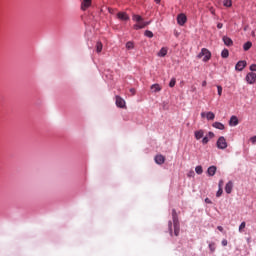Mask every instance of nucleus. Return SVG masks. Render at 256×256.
<instances>
[{
    "label": "nucleus",
    "mask_w": 256,
    "mask_h": 256,
    "mask_svg": "<svg viewBox=\"0 0 256 256\" xmlns=\"http://www.w3.org/2000/svg\"><path fill=\"white\" fill-rule=\"evenodd\" d=\"M217 90H218V95L219 97H221L222 93H223V87H221L220 85L217 86Z\"/></svg>",
    "instance_id": "33"
},
{
    "label": "nucleus",
    "mask_w": 256,
    "mask_h": 256,
    "mask_svg": "<svg viewBox=\"0 0 256 256\" xmlns=\"http://www.w3.org/2000/svg\"><path fill=\"white\" fill-rule=\"evenodd\" d=\"M217 28H218V29H223V23H218V24H217Z\"/></svg>",
    "instance_id": "42"
},
{
    "label": "nucleus",
    "mask_w": 256,
    "mask_h": 256,
    "mask_svg": "<svg viewBox=\"0 0 256 256\" xmlns=\"http://www.w3.org/2000/svg\"><path fill=\"white\" fill-rule=\"evenodd\" d=\"M246 81L249 85H254V83L256 82V73L254 72H249L246 75Z\"/></svg>",
    "instance_id": "4"
},
{
    "label": "nucleus",
    "mask_w": 256,
    "mask_h": 256,
    "mask_svg": "<svg viewBox=\"0 0 256 256\" xmlns=\"http://www.w3.org/2000/svg\"><path fill=\"white\" fill-rule=\"evenodd\" d=\"M208 139H213V137H215V133L213 132H208L207 136Z\"/></svg>",
    "instance_id": "35"
},
{
    "label": "nucleus",
    "mask_w": 256,
    "mask_h": 256,
    "mask_svg": "<svg viewBox=\"0 0 256 256\" xmlns=\"http://www.w3.org/2000/svg\"><path fill=\"white\" fill-rule=\"evenodd\" d=\"M172 219H173V225H174V235L178 237L180 227H179V218L177 217V211H175V209L172 210Z\"/></svg>",
    "instance_id": "1"
},
{
    "label": "nucleus",
    "mask_w": 256,
    "mask_h": 256,
    "mask_svg": "<svg viewBox=\"0 0 256 256\" xmlns=\"http://www.w3.org/2000/svg\"><path fill=\"white\" fill-rule=\"evenodd\" d=\"M152 93H159V91H161V85L159 84H153L151 87H150Z\"/></svg>",
    "instance_id": "18"
},
{
    "label": "nucleus",
    "mask_w": 256,
    "mask_h": 256,
    "mask_svg": "<svg viewBox=\"0 0 256 256\" xmlns=\"http://www.w3.org/2000/svg\"><path fill=\"white\" fill-rule=\"evenodd\" d=\"M247 67V61L245 60H240L236 66L235 69L236 71H243Z\"/></svg>",
    "instance_id": "6"
},
{
    "label": "nucleus",
    "mask_w": 256,
    "mask_h": 256,
    "mask_svg": "<svg viewBox=\"0 0 256 256\" xmlns=\"http://www.w3.org/2000/svg\"><path fill=\"white\" fill-rule=\"evenodd\" d=\"M118 19H120L121 21H129V15H127V13L125 12H119L117 14Z\"/></svg>",
    "instance_id": "12"
},
{
    "label": "nucleus",
    "mask_w": 256,
    "mask_h": 256,
    "mask_svg": "<svg viewBox=\"0 0 256 256\" xmlns=\"http://www.w3.org/2000/svg\"><path fill=\"white\" fill-rule=\"evenodd\" d=\"M130 93H132V95H135V89H134V88H131V89H130Z\"/></svg>",
    "instance_id": "44"
},
{
    "label": "nucleus",
    "mask_w": 256,
    "mask_h": 256,
    "mask_svg": "<svg viewBox=\"0 0 256 256\" xmlns=\"http://www.w3.org/2000/svg\"><path fill=\"white\" fill-rule=\"evenodd\" d=\"M169 49L167 47H162L158 52V57H165L168 53Z\"/></svg>",
    "instance_id": "20"
},
{
    "label": "nucleus",
    "mask_w": 256,
    "mask_h": 256,
    "mask_svg": "<svg viewBox=\"0 0 256 256\" xmlns=\"http://www.w3.org/2000/svg\"><path fill=\"white\" fill-rule=\"evenodd\" d=\"M217 229H218V231L223 232V228H222V226H218V227H217Z\"/></svg>",
    "instance_id": "45"
},
{
    "label": "nucleus",
    "mask_w": 256,
    "mask_h": 256,
    "mask_svg": "<svg viewBox=\"0 0 256 256\" xmlns=\"http://www.w3.org/2000/svg\"><path fill=\"white\" fill-rule=\"evenodd\" d=\"M155 3H157V5H159V3H161V0H154Z\"/></svg>",
    "instance_id": "46"
},
{
    "label": "nucleus",
    "mask_w": 256,
    "mask_h": 256,
    "mask_svg": "<svg viewBox=\"0 0 256 256\" xmlns=\"http://www.w3.org/2000/svg\"><path fill=\"white\" fill-rule=\"evenodd\" d=\"M168 229L170 231V235H173V222L171 221L168 222Z\"/></svg>",
    "instance_id": "28"
},
{
    "label": "nucleus",
    "mask_w": 256,
    "mask_h": 256,
    "mask_svg": "<svg viewBox=\"0 0 256 256\" xmlns=\"http://www.w3.org/2000/svg\"><path fill=\"white\" fill-rule=\"evenodd\" d=\"M175 83H177V80L175 78H172L169 83V87H175Z\"/></svg>",
    "instance_id": "32"
},
{
    "label": "nucleus",
    "mask_w": 256,
    "mask_h": 256,
    "mask_svg": "<svg viewBox=\"0 0 256 256\" xmlns=\"http://www.w3.org/2000/svg\"><path fill=\"white\" fill-rule=\"evenodd\" d=\"M221 57L223 59H227V57H229V50H227V49L222 50Z\"/></svg>",
    "instance_id": "24"
},
{
    "label": "nucleus",
    "mask_w": 256,
    "mask_h": 256,
    "mask_svg": "<svg viewBox=\"0 0 256 256\" xmlns=\"http://www.w3.org/2000/svg\"><path fill=\"white\" fill-rule=\"evenodd\" d=\"M195 139L199 141V139H203V136L205 135V132L203 130H198L194 133Z\"/></svg>",
    "instance_id": "19"
},
{
    "label": "nucleus",
    "mask_w": 256,
    "mask_h": 256,
    "mask_svg": "<svg viewBox=\"0 0 256 256\" xmlns=\"http://www.w3.org/2000/svg\"><path fill=\"white\" fill-rule=\"evenodd\" d=\"M221 195H223V188H219L217 193H216V197H220Z\"/></svg>",
    "instance_id": "34"
},
{
    "label": "nucleus",
    "mask_w": 256,
    "mask_h": 256,
    "mask_svg": "<svg viewBox=\"0 0 256 256\" xmlns=\"http://www.w3.org/2000/svg\"><path fill=\"white\" fill-rule=\"evenodd\" d=\"M250 71H256V64H252L250 66Z\"/></svg>",
    "instance_id": "39"
},
{
    "label": "nucleus",
    "mask_w": 256,
    "mask_h": 256,
    "mask_svg": "<svg viewBox=\"0 0 256 256\" xmlns=\"http://www.w3.org/2000/svg\"><path fill=\"white\" fill-rule=\"evenodd\" d=\"M132 19L133 21H136V23H143V17L139 15H133Z\"/></svg>",
    "instance_id": "22"
},
{
    "label": "nucleus",
    "mask_w": 256,
    "mask_h": 256,
    "mask_svg": "<svg viewBox=\"0 0 256 256\" xmlns=\"http://www.w3.org/2000/svg\"><path fill=\"white\" fill-rule=\"evenodd\" d=\"M133 47H135L133 42L129 41L126 43V49H133Z\"/></svg>",
    "instance_id": "30"
},
{
    "label": "nucleus",
    "mask_w": 256,
    "mask_h": 256,
    "mask_svg": "<svg viewBox=\"0 0 256 256\" xmlns=\"http://www.w3.org/2000/svg\"><path fill=\"white\" fill-rule=\"evenodd\" d=\"M245 227H246V223H245V222H242V223L240 224V226H239V232H240V233H243V229H245Z\"/></svg>",
    "instance_id": "31"
},
{
    "label": "nucleus",
    "mask_w": 256,
    "mask_h": 256,
    "mask_svg": "<svg viewBox=\"0 0 256 256\" xmlns=\"http://www.w3.org/2000/svg\"><path fill=\"white\" fill-rule=\"evenodd\" d=\"M229 125L231 127H237V125H239V119L237 118V116H232L230 118Z\"/></svg>",
    "instance_id": "11"
},
{
    "label": "nucleus",
    "mask_w": 256,
    "mask_h": 256,
    "mask_svg": "<svg viewBox=\"0 0 256 256\" xmlns=\"http://www.w3.org/2000/svg\"><path fill=\"white\" fill-rule=\"evenodd\" d=\"M96 51L97 53H101V51H103V43L101 42L96 43Z\"/></svg>",
    "instance_id": "23"
},
{
    "label": "nucleus",
    "mask_w": 256,
    "mask_h": 256,
    "mask_svg": "<svg viewBox=\"0 0 256 256\" xmlns=\"http://www.w3.org/2000/svg\"><path fill=\"white\" fill-rule=\"evenodd\" d=\"M225 192L228 195H231V193L233 192V181H229L226 185H225Z\"/></svg>",
    "instance_id": "10"
},
{
    "label": "nucleus",
    "mask_w": 256,
    "mask_h": 256,
    "mask_svg": "<svg viewBox=\"0 0 256 256\" xmlns=\"http://www.w3.org/2000/svg\"><path fill=\"white\" fill-rule=\"evenodd\" d=\"M216 147L218 149H225L227 147V140L225 139V137L221 136L218 138L217 142H216Z\"/></svg>",
    "instance_id": "3"
},
{
    "label": "nucleus",
    "mask_w": 256,
    "mask_h": 256,
    "mask_svg": "<svg viewBox=\"0 0 256 256\" xmlns=\"http://www.w3.org/2000/svg\"><path fill=\"white\" fill-rule=\"evenodd\" d=\"M205 203H207L208 205H211V203H213V202L211 201V199L206 198V199H205Z\"/></svg>",
    "instance_id": "40"
},
{
    "label": "nucleus",
    "mask_w": 256,
    "mask_h": 256,
    "mask_svg": "<svg viewBox=\"0 0 256 256\" xmlns=\"http://www.w3.org/2000/svg\"><path fill=\"white\" fill-rule=\"evenodd\" d=\"M251 47H253V43H251V41H248V42H246V43L243 45L244 51H249V49H251Z\"/></svg>",
    "instance_id": "21"
},
{
    "label": "nucleus",
    "mask_w": 256,
    "mask_h": 256,
    "mask_svg": "<svg viewBox=\"0 0 256 256\" xmlns=\"http://www.w3.org/2000/svg\"><path fill=\"white\" fill-rule=\"evenodd\" d=\"M250 141H251V143H252L253 145H255V143H256V136L251 137V138H250Z\"/></svg>",
    "instance_id": "37"
},
{
    "label": "nucleus",
    "mask_w": 256,
    "mask_h": 256,
    "mask_svg": "<svg viewBox=\"0 0 256 256\" xmlns=\"http://www.w3.org/2000/svg\"><path fill=\"white\" fill-rule=\"evenodd\" d=\"M209 249L211 253H215V250L217 249V245L215 244V242L209 244Z\"/></svg>",
    "instance_id": "25"
},
{
    "label": "nucleus",
    "mask_w": 256,
    "mask_h": 256,
    "mask_svg": "<svg viewBox=\"0 0 256 256\" xmlns=\"http://www.w3.org/2000/svg\"><path fill=\"white\" fill-rule=\"evenodd\" d=\"M155 163H157V165H163V163H165V156L157 155L155 157Z\"/></svg>",
    "instance_id": "14"
},
{
    "label": "nucleus",
    "mask_w": 256,
    "mask_h": 256,
    "mask_svg": "<svg viewBox=\"0 0 256 256\" xmlns=\"http://www.w3.org/2000/svg\"><path fill=\"white\" fill-rule=\"evenodd\" d=\"M212 127H214V129H219L220 131H223L225 129V125H223V123L221 122H214L212 124Z\"/></svg>",
    "instance_id": "17"
},
{
    "label": "nucleus",
    "mask_w": 256,
    "mask_h": 256,
    "mask_svg": "<svg viewBox=\"0 0 256 256\" xmlns=\"http://www.w3.org/2000/svg\"><path fill=\"white\" fill-rule=\"evenodd\" d=\"M223 5H224V7H231V5H233V3L231 2V0H224Z\"/></svg>",
    "instance_id": "27"
},
{
    "label": "nucleus",
    "mask_w": 256,
    "mask_h": 256,
    "mask_svg": "<svg viewBox=\"0 0 256 256\" xmlns=\"http://www.w3.org/2000/svg\"><path fill=\"white\" fill-rule=\"evenodd\" d=\"M222 40L227 47H231V45H233V40L227 36H224Z\"/></svg>",
    "instance_id": "16"
},
{
    "label": "nucleus",
    "mask_w": 256,
    "mask_h": 256,
    "mask_svg": "<svg viewBox=\"0 0 256 256\" xmlns=\"http://www.w3.org/2000/svg\"><path fill=\"white\" fill-rule=\"evenodd\" d=\"M217 173V167L216 166H210L207 170V174L209 177H213Z\"/></svg>",
    "instance_id": "15"
},
{
    "label": "nucleus",
    "mask_w": 256,
    "mask_h": 256,
    "mask_svg": "<svg viewBox=\"0 0 256 256\" xmlns=\"http://www.w3.org/2000/svg\"><path fill=\"white\" fill-rule=\"evenodd\" d=\"M223 184H224L223 180H220L218 183L219 189H223Z\"/></svg>",
    "instance_id": "38"
},
{
    "label": "nucleus",
    "mask_w": 256,
    "mask_h": 256,
    "mask_svg": "<svg viewBox=\"0 0 256 256\" xmlns=\"http://www.w3.org/2000/svg\"><path fill=\"white\" fill-rule=\"evenodd\" d=\"M177 23L181 26L185 25L187 23V16L183 13L179 14L177 16Z\"/></svg>",
    "instance_id": "5"
},
{
    "label": "nucleus",
    "mask_w": 256,
    "mask_h": 256,
    "mask_svg": "<svg viewBox=\"0 0 256 256\" xmlns=\"http://www.w3.org/2000/svg\"><path fill=\"white\" fill-rule=\"evenodd\" d=\"M116 105L120 109H124V107H125V100L123 98H121V96H116Z\"/></svg>",
    "instance_id": "9"
},
{
    "label": "nucleus",
    "mask_w": 256,
    "mask_h": 256,
    "mask_svg": "<svg viewBox=\"0 0 256 256\" xmlns=\"http://www.w3.org/2000/svg\"><path fill=\"white\" fill-rule=\"evenodd\" d=\"M203 58L204 63H207L209 59H211V52L207 48H202L201 52L198 54V58L201 59Z\"/></svg>",
    "instance_id": "2"
},
{
    "label": "nucleus",
    "mask_w": 256,
    "mask_h": 256,
    "mask_svg": "<svg viewBox=\"0 0 256 256\" xmlns=\"http://www.w3.org/2000/svg\"><path fill=\"white\" fill-rule=\"evenodd\" d=\"M202 87H207V81L204 80V81L202 82Z\"/></svg>",
    "instance_id": "43"
},
{
    "label": "nucleus",
    "mask_w": 256,
    "mask_h": 256,
    "mask_svg": "<svg viewBox=\"0 0 256 256\" xmlns=\"http://www.w3.org/2000/svg\"><path fill=\"white\" fill-rule=\"evenodd\" d=\"M145 36H146V37H149V39H152V37H153V32L150 31V30H146V31H145Z\"/></svg>",
    "instance_id": "29"
},
{
    "label": "nucleus",
    "mask_w": 256,
    "mask_h": 256,
    "mask_svg": "<svg viewBox=\"0 0 256 256\" xmlns=\"http://www.w3.org/2000/svg\"><path fill=\"white\" fill-rule=\"evenodd\" d=\"M150 22H140L138 24L134 25V29H136V31H138L139 29H145V27H147V25H149Z\"/></svg>",
    "instance_id": "13"
},
{
    "label": "nucleus",
    "mask_w": 256,
    "mask_h": 256,
    "mask_svg": "<svg viewBox=\"0 0 256 256\" xmlns=\"http://www.w3.org/2000/svg\"><path fill=\"white\" fill-rule=\"evenodd\" d=\"M227 240L226 239H224V240H222V245H223V247H227Z\"/></svg>",
    "instance_id": "41"
},
{
    "label": "nucleus",
    "mask_w": 256,
    "mask_h": 256,
    "mask_svg": "<svg viewBox=\"0 0 256 256\" xmlns=\"http://www.w3.org/2000/svg\"><path fill=\"white\" fill-rule=\"evenodd\" d=\"M195 171L197 175H202L203 174V167L202 166H196Z\"/></svg>",
    "instance_id": "26"
},
{
    "label": "nucleus",
    "mask_w": 256,
    "mask_h": 256,
    "mask_svg": "<svg viewBox=\"0 0 256 256\" xmlns=\"http://www.w3.org/2000/svg\"><path fill=\"white\" fill-rule=\"evenodd\" d=\"M202 143L203 145H207V143H209V138L207 136H205L203 139H202Z\"/></svg>",
    "instance_id": "36"
},
{
    "label": "nucleus",
    "mask_w": 256,
    "mask_h": 256,
    "mask_svg": "<svg viewBox=\"0 0 256 256\" xmlns=\"http://www.w3.org/2000/svg\"><path fill=\"white\" fill-rule=\"evenodd\" d=\"M80 1H81V10L87 11L92 3V0H80Z\"/></svg>",
    "instance_id": "8"
},
{
    "label": "nucleus",
    "mask_w": 256,
    "mask_h": 256,
    "mask_svg": "<svg viewBox=\"0 0 256 256\" xmlns=\"http://www.w3.org/2000/svg\"><path fill=\"white\" fill-rule=\"evenodd\" d=\"M201 117H202V118H205V117H206V119H207L208 121H214V120H215V113H213V112H207V113L202 112V113H201Z\"/></svg>",
    "instance_id": "7"
}]
</instances>
